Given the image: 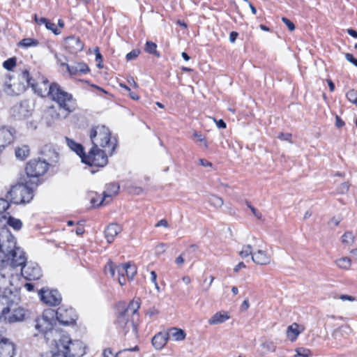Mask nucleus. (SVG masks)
Wrapping results in <instances>:
<instances>
[{"mask_svg": "<svg viewBox=\"0 0 357 357\" xmlns=\"http://www.w3.org/2000/svg\"><path fill=\"white\" fill-rule=\"evenodd\" d=\"M119 190V185L116 183H110L107 187V190H105L103 192V197L100 202V204H98V206L102 204L104 202H108L109 201H107V198H111L112 196H114L118 194Z\"/></svg>", "mask_w": 357, "mask_h": 357, "instance_id": "obj_26", "label": "nucleus"}, {"mask_svg": "<svg viewBox=\"0 0 357 357\" xmlns=\"http://www.w3.org/2000/svg\"><path fill=\"white\" fill-rule=\"evenodd\" d=\"M339 298L341 299L343 301H355L356 299L354 296L342 294L339 296Z\"/></svg>", "mask_w": 357, "mask_h": 357, "instance_id": "obj_52", "label": "nucleus"}, {"mask_svg": "<svg viewBox=\"0 0 357 357\" xmlns=\"http://www.w3.org/2000/svg\"><path fill=\"white\" fill-rule=\"evenodd\" d=\"M168 339L172 338L176 341H181L185 338V331L181 328H171L167 333Z\"/></svg>", "mask_w": 357, "mask_h": 357, "instance_id": "obj_29", "label": "nucleus"}, {"mask_svg": "<svg viewBox=\"0 0 357 357\" xmlns=\"http://www.w3.org/2000/svg\"><path fill=\"white\" fill-rule=\"evenodd\" d=\"M11 84H5L4 91L7 94L12 96L14 93V91L11 89Z\"/></svg>", "mask_w": 357, "mask_h": 357, "instance_id": "obj_57", "label": "nucleus"}, {"mask_svg": "<svg viewBox=\"0 0 357 357\" xmlns=\"http://www.w3.org/2000/svg\"><path fill=\"white\" fill-rule=\"evenodd\" d=\"M13 298L6 295H0V319L3 320L5 315L8 313L10 303Z\"/></svg>", "mask_w": 357, "mask_h": 357, "instance_id": "obj_25", "label": "nucleus"}, {"mask_svg": "<svg viewBox=\"0 0 357 357\" xmlns=\"http://www.w3.org/2000/svg\"><path fill=\"white\" fill-rule=\"evenodd\" d=\"M264 348H266L268 350L274 351L275 350V346L271 342H266L262 344Z\"/></svg>", "mask_w": 357, "mask_h": 357, "instance_id": "obj_51", "label": "nucleus"}, {"mask_svg": "<svg viewBox=\"0 0 357 357\" xmlns=\"http://www.w3.org/2000/svg\"><path fill=\"white\" fill-rule=\"evenodd\" d=\"M11 113L15 119L22 120L31 115L32 109L27 101H22L12 107Z\"/></svg>", "mask_w": 357, "mask_h": 357, "instance_id": "obj_13", "label": "nucleus"}, {"mask_svg": "<svg viewBox=\"0 0 357 357\" xmlns=\"http://www.w3.org/2000/svg\"><path fill=\"white\" fill-rule=\"evenodd\" d=\"M311 352L308 349L301 347L296 350L294 357H310Z\"/></svg>", "mask_w": 357, "mask_h": 357, "instance_id": "obj_41", "label": "nucleus"}, {"mask_svg": "<svg viewBox=\"0 0 357 357\" xmlns=\"http://www.w3.org/2000/svg\"><path fill=\"white\" fill-rule=\"evenodd\" d=\"M47 93L53 100L58 103L61 109L66 112V115L75 109V103L72 95L64 91L58 84H51Z\"/></svg>", "mask_w": 357, "mask_h": 357, "instance_id": "obj_2", "label": "nucleus"}, {"mask_svg": "<svg viewBox=\"0 0 357 357\" xmlns=\"http://www.w3.org/2000/svg\"><path fill=\"white\" fill-rule=\"evenodd\" d=\"M347 98L349 101L357 106V91L351 89L347 93Z\"/></svg>", "mask_w": 357, "mask_h": 357, "instance_id": "obj_42", "label": "nucleus"}, {"mask_svg": "<svg viewBox=\"0 0 357 357\" xmlns=\"http://www.w3.org/2000/svg\"><path fill=\"white\" fill-rule=\"evenodd\" d=\"M168 335L166 333H158L152 338V344L156 349H162L168 341Z\"/></svg>", "mask_w": 357, "mask_h": 357, "instance_id": "obj_23", "label": "nucleus"}, {"mask_svg": "<svg viewBox=\"0 0 357 357\" xmlns=\"http://www.w3.org/2000/svg\"><path fill=\"white\" fill-rule=\"evenodd\" d=\"M26 262L27 257L25 252L16 245L15 248L13 249L10 254L7 255L0 268H6L7 267L16 268L22 266Z\"/></svg>", "mask_w": 357, "mask_h": 357, "instance_id": "obj_7", "label": "nucleus"}, {"mask_svg": "<svg viewBox=\"0 0 357 357\" xmlns=\"http://www.w3.org/2000/svg\"><path fill=\"white\" fill-rule=\"evenodd\" d=\"M21 79L22 81H26L27 85L31 86L35 92H38L36 90V84L35 80L30 76L29 73L27 70H24L22 73Z\"/></svg>", "mask_w": 357, "mask_h": 357, "instance_id": "obj_31", "label": "nucleus"}, {"mask_svg": "<svg viewBox=\"0 0 357 357\" xmlns=\"http://www.w3.org/2000/svg\"><path fill=\"white\" fill-rule=\"evenodd\" d=\"M156 279H157V275H156V273L155 271H151V281L155 284V287L157 289H158V283L156 282Z\"/></svg>", "mask_w": 357, "mask_h": 357, "instance_id": "obj_61", "label": "nucleus"}, {"mask_svg": "<svg viewBox=\"0 0 357 357\" xmlns=\"http://www.w3.org/2000/svg\"><path fill=\"white\" fill-rule=\"evenodd\" d=\"M27 312L28 311L25 308L20 306L17 301L13 299L3 321L9 324L22 321L25 319Z\"/></svg>", "mask_w": 357, "mask_h": 357, "instance_id": "obj_9", "label": "nucleus"}, {"mask_svg": "<svg viewBox=\"0 0 357 357\" xmlns=\"http://www.w3.org/2000/svg\"><path fill=\"white\" fill-rule=\"evenodd\" d=\"M90 138L95 146L102 148L108 147L111 153L114 149V144L111 142V132L107 127L104 125H98L92 128Z\"/></svg>", "mask_w": 357, "mask_h": 357, "instance_id": "obj_6", "label": "nucleus"}, {"mask_svg": "<svg viewBox=\"0 0 357 357\" xmlns=\"http://www.w3.org/2000/svg\"><path fill=\"white\" fill-rule=\"evenodd\" d=\"M39 44V42L38 40L31 38H26L22 39L20 43H18V45L20 47H36Z\"/></svg>", "mask_w": 357, "mask_h": 357, "instance_id": "obj_33", "label": "nucleus"}, {"mask_svg": "<svg viewBox=\"0 0 357 357\" xmlns=\"http://www.w3.org/2000/svg\"><path fill=\"white\" fill-rule=\"evenodd\" d=\"M136 273V266L134 264H131L130 263L120 264L117 266V274L126 275L129 280L133 279Z\"/></svg>", "mask_w": 357, "mask_h": 357, "instance_id": "obj_19", "label": "nucleus"}, {"mask_svg": "<svg viewBox=\"0 0 357 357\" xmlns=\"http://www.w3.org/2000/svg\"><path fill=\"white\" fill-rule=\"evenodd\" d=\"M38 294L40 296L41 300L45 303L51 306L59 305L62 300L60 293L56 289H41Z\"/></svg>", "mask_w": 357, "mask_h": 357, "instance_id": "obj_12", "label": "nucleus"}, {"mask_svg": "<svg viewBox=\"0 0 357 357\" xmlns=\"http://www.w3.org/2000/svg\"><path fill=\"white\" fill-rule=\"evenodd\" d=\"M230 318L226 312H218L213 314L208 321L210 325H217L225 322Z\"/></svg>", "mask_w": 357, "mask_h": 357, "instance_id": "obj_27", "label": "nucleus"}, {"mask_svg": "<svg viewBox=\"0 0 357 357\" xmlns=\"http://www.w3.org/2000/svg\"><path fill=\"white\" fill-rule=\"evenodd\" d=\"M140 307V299L137 298L132 300L128 307L125 308L122 312L127 315H130L132 317L138 320L139 318V314H138V310Z\"/></svg>", "mask_w": 357, "mask_h": 357, "instance_id": "obj_22", "label": "nucleus"}, {"mask_svg": "<svg viewBox=\"0 0 357 357\" xmlns=\"http://www.w3.org/2000/svg\"><path fill=\"white\" fill-rule=\"evenodd\" d=\"M278 138L281 140L291 142V134L290 133H280Z\"/></svg>", "mask_w": 357, "mask_h": 357, "instance_id": "obj_50", "label": "nucleus"}, {"mask_svg": "<svg viewBox=\"0 0 357 357\" xmlns=\"http://www.w3.org/2000/svg\"><path fill=\"white\" fill-rule=\"evenodd\" d=\"M354 242V236L351 231H346L342 236V243L343 244L351 245Z\"/></svg>", "mask_w": 357, "mask_h": 357, "instance_id": "obj_39", "label": "nucleus"}, {"mask_svg": "<svg viewBox=\"0 0 357 357\" xmlns=\"http://www.w3.org/2000/svg\"><path fill=\"white\" fill-rule=\"evenodd\" d=\"M85 354V347L80 340H73L70 338V342L68 344L67 350L65 354H61V357H81Z\"/></svg>", "mask_w": 357, "mask_h": 357, "instance_id": "obj_14", "label": "nucleus"}, {"mask_svg": "<svg viewBox=\"0 0 357 357\" xmlns=\"http://www.w3.org/2000/svg\"><path fill=\"white\" fill-rule=\"evenodd\" d=\"M35 328L39 332L45 334V337L47 340V335L52 331H57L52 328V320L43 314L41 317L36 319Z\"/></svg>", "mask_w": 357, "mask_h": 357, "instance_id": "obj_15", "label": "nucleus"}, {"mask_svg": "<svg viewBox=\"0 0 357 357\" xmlns=\"http://www.w3.org/2000/svg\"><path fill=\"white\" fill-rule=\"evenodd\" d=\"M246 266L245 264H244V262L241 261V262H239L236 266L235 268H234V272L237 273L238 272V271L241 268H245Z\"/></svg>", "mask_w": 357, "mask_h": 357, "instance_id": "obj_63", "label": "nucleus"}, {"mask_svg": "<svg viewBox=\"0 0 357 357\" xmlns=\"http://www.w3.org/2000/svg\"><path fill=\"white\" fill-rule=\"evenodd\" d=\"M66 142L68 145V146L73 151H75L82 160V156L84 155H86L84 151V147L82 144L77 143L74 140L66 137Z\"/></svg>", "mask_w": 357, "mask_h": 357, "instance_id": "obj_28", "label": "nucleus"}, {"mask_svg": "<svg viewBox=\"0 0 357 357\" xmlns=\"http://www.w3.org/2000/svg\"><path fill=\"white\" fill-rule=\"evenodd\" d=\"M16 66V58L13 57L6 60L3 63V66L8 70H11Z\"/></svg>", "mask_w": 357, "mask_h": 357, "instance_id": "obj_43", "label": "nucleus"}, {"mask_svg": "<svg viewBox=\"0 0 357 357\" xmlns=\"http://www.w3.org/2000/svg\"><path fill=\"white\" fill-rule=\"evenodd\" d=\"M47 343L52 349V357H61L65 354L68 344L70 342V336L63 332L52 331L47 335Z\"/></svg>", "mask_w": 357, "mask_h": 357, "instance_id": "obj_3", "label": "nucleus"}, {"mask_svg": "<svg viewBox=\"0 0 357 357\" xmlns=\"http://www.w3.org/2000/svg\"><path fill=\"white\" fill-rule=\"evenodd\" d=\"M347 32L349 35H350L351 36L355 38H357V31L353 29H348L347 30Z\"/></svg>", "mask_w": 357, "mask_h": 357, "instance_id": "obj_64", "label": "nucleus"}, {"mask_svg": "<svg viewBox=\"0 0 357 357\" xmlns=\"http://www.w3.org/2000/svg\"><path fill=\"white\" fill-rule=\"evenodd\" d=\"M8 199L0 198V215H1L0 220L6 218L4 213L10 206Z\"/></svg>", "mask_w": 357, "mask_h": 357, "instance_id": "obj_38", "label": "nucleus"}, {"mask_svg": "<svg viewBox=\"0 0 357 357\" xmlns=\"http://www.w3.org/2000/svg\"><path fill=\"white\" fill-rule=\"evenodd\" d=\"M6 197L15 204L29 203L33 197V189L27 182L26 183H19L11 187Z\"/></svg>", "mask_w": 357, "mask_h": 357, "instance_id": "obj_4", "label": "nucleus"}, {"mask_svg": "<svg viewBox=\"0 0 357 357\" xmlns=\"http://www.w3.org/2000/svg\"><path fill=\"white\" fill-rule=\"evenodd\" d=\"M252 248L250 245H243L242 250L239 252V255L242 258L247 257L250 255L252 256Z\"/></svg>", "mask_w": 357, "mask_h": 357, "instance_id": "obj_40", "label": "nucleus"}, {"mask_svg": "<svg viewBox=\"0 0 357 357\" xmlns=\"http://www.w3.org/2000/svg\"><path fill=\"white\" fill-rule=\"evenodd\" d=\"M349 185L347 183H343L338 187V192L341 194H344L348 192Z\"/></svg>", "mask_w": 357, "mask_h": 357, "instance_id": "obj_48", "label": "nucleus"}, {"mask_svg": "<svg viewBox=\"0 0 357 357\" xmlns=\"http://www.w3.org/2000/svg\"><path fill=\"white\" fill-rule=\"evenodd\" d=\"M20 268L22 275L27 280H38L42 275L41 269L36 264L26 263Z\"/></svg>", "mask_w": 357, "mask_h": 357, "instance_id": "obj_11", "label": "nucleus"}, {"mask_svg": "<svg viewBox=\"0 0 357 357\" xmlns=\"http://www.w3.org/2000/svg\"><path fill=\"white\" fill-rule=\"evenodd\" d=\"M34 20H35V22L38 24H45L47 22V18H45V17H40L38 18L37 17L36 15H34Z\"/></svg>", "mask_w": 357, "mask_h": 357, "instance_id": "obj_55", "label": "nucleus"}, {"mask_svg": "<svg viewBox=\"0 0 357 357\" xmlns=\"http://www.w3.org/2000/svg\"><path fill=\"white\" fill-rule=\"evenodd\" d=\"M305 328L297 323H293L287 329V337L291 342H294L298 336L304 331Z\"/></svg>", "mask_w": 357, "mask_h": 357, "instance_id": "obj_21", "label": "nucleus"}, {"mask_svg": "<svg viewBox=\"0 0 357 357\" xmlns=\"http://www.w3.org/2000/svg\"><path fill=\"white\" fill-rule=\"evenodd\" d=\"M158 313L159 311L155 307L149 309L146 312V314L149 315L150 317L156 316Z\"/></svg>", "mask_w": 357, "mask_h": 357, "instance_id": "obj_53", "label": "nucleus"}, {"mask_svg": "<svg viewBox=\"0 0 357 357\" xmlns=\"http://www.w3.org/2000/svg\"><path fill=\"white\" fill-rule=\"evenodd\" d=\"M335 126L338 128H342V126H344V122L338 116H336L335 117Z\"/></svg>", "mask_w": 357, "mask_h": 357, "instance_id": "obj_58", "label": "nucleus"}, {"mask_svg": "<svg viewBox=\"0 0 357 357\" xmlns=\"http://www.w3.org/2000/svg\"><path fill=\"white\" fill-rule=\"evenodd\" d=\"M95 52H96V60L97 61H99V63H98L97 66L98 68H102V66L100 64V62L102 61V55L100 53L98 48H96Z\"/></svg>", "mask_w": 357, "mask_h": 357, "instance_id": "obj_54", "label": "nucleus"}, {"mask_svg": "<svg viewBox=\"0 0 357 357\" xmlns=\"http://www.w3.org/2000/svg\"><path fill=\"white\" fill-rule=\"evenodd\" d=\"M29 155V148L26 145H22L15 149V155L18 159L24 160Z\"/></svg>", "mask_w": 357, "mask_h": 357, "instance_id": "obj_30", "label": "nucleus"}, {"mask_svg": "<svg viewBox=\"0 0 357 357\" xmlns=\"http://www.w3.org/2000/svg\"><path fill=\"white\" fill-rule=\"evenodd\" d=\"M121 227L117 224H110L105 231V238L109 243L113 242L114 237L121 231Z\"/></svg>", "mask_w": 357, "mask_h": 357, "instance_id": "obj_24", "label": "nucleus"}, {"mask_svg": "<svg viewBox=\"0 0 357 357\" xmlns=\"http://www.w3.org/2000/svg\"><path fill=\"white\" fill-rule=\"evenodd\" d=\"M61 65L66 68L70 76L82 75L90 72V68L84 62H75L71 65L61 63Z\"/></svg>", "mask_w": 357, "mask_h": 357, "instance_id": "obj_16", "label": "nucleus"}, {"mask_svg": "<svg viewBox=\"0 0 357 357\" xmlns=\"http://www.w3.org/2000/svg\"><path fill=\"white\" fill-rule=\"evenodd\" d=\"M56 318L58 321L65 326L73 324L77 319L75 311L72 307L65 305L60 306L56 311Z\"/></svg>", "mask_w": 357, "mask_h": 357, "instance_id": "obj_10", "label": "nucleus"}, {"mask_svg": "<svg viewBox=\"0 0 357 357\" xmlns=\"http://www.w3.org/2000/svg\"><path fill=\"white\" fill-rule=\"evenodd\" d=\"M155 227H168V222H167V221L165 219H162V220H160V221H158L157 222V224L155 225Z\"/></svg>", "mask_w": 357, "mask_h": 357, "instance_id": "obj_60", "label": "nucleus"}, {"mask_svg": "<svg viewBox=\"0 0 357 357\" xmlns=\"http://www.w3.org/2000/svg\"><path fill=\"white\" fill-rule=\"evenodd\" d=\"M137 321L131 316L121 312L115 321L116 328L119 333H123L126 337L128 336L129 339H137L138 334Z\"/></svg>", "mask_w": 357, "mask_h": 357, "instance_id": "obj_5", "label": "nucleus"}, {"mask_svg": "<svg viewBox=\"0 0 357 357\" xmlns=\"http://www.w3.org/2000/svg\"><path fill=\"white\" fill-rule=\"evenodd\" d=\"M345 58L348 61L353 63L355 66L357 67V59L353 56V54L350 53H346Z\"/></svg>", "mask_w": 357, "mask_h": 357, "instance_id": "obj_49", "label": "nucleus"}, {"mask_svg": "<svg viewBox=\"0 0 357 357\" xmlns=\"http://www.w3.org/2000/svg\"><path fill=\"white\" fill-rule=\"evenodd\" d=\"M238 33L236 31H231L229 35V40L231 43H234L238 37Z\"/></svg>", "mask_w": 357, "mask_h": 357, "instance_id": "obj_62", "label": "nucleus"}, {"mask_svg": "<svg viewBox=\"0 0 357 357\" xmlns=\"http://www.w3.org/2000/svg\"><path fill=\"white\" fill-rule=\"evenodd\" d=\"M144 50L147 53L153 54L157 57L160 56V52L157 51V45L152 41H146Z\"/></svg>", "mask_w": 357, "mask_h": 357, "instance_id": "obj_32", "label": "nucleus"}, {"mask_svg": "<svg viewBox=\"0 0 357 357\" xmlns=\"http://www.w3.org/2000/svg\"><path fill=\"white\" fill-rule=\"evenodd\" d=\"M1 271L0 272V287L4 286L8 282V276L6 273H3L2 270L3 268H1Z\"/></svg>", "mask_w": 357, "mask_h": 357, "instance_id": "obj_46", "label": "nucleus"}, {"mask_svg": "<svg viewBox=\"0 0 357 357\" xmlns=\"http://www.w3.org/2000/svg\"><path fill=\"white\" fill-rule=\"evenodd\" d=\"M117 266L118 265H115L112 261H109L105 266V273L115 278L116 274H117Z\"/></svg>", "mask_w": 357, "mask_h": 357, "instance_id": "obj_34", "label": "nucleus"}, {"mask_svg": "<svg viewBox=\"0 0 357 357\" xmlns=\"http://www.w3.org/2000/svg\"><path fill=\"white\" fill-rule=\"evenodd\" d=\"M64 47L69 53L76 54L83 50L84 43L78 37L69 36L65 39Z\"/></svg>", "mask_w": 357, "mask_h": 357, "instance_id": "obj_17", "label": "nucleus"}, {"mask_svg": "<svg viewBox=\"0 0 357 357\" xmlns=\"http://www.w3.org/2000/svg\"><path fill=\"white\" fill-rule=\"evenodd\" d=\"M117 275L118 282L120 285L123 286L126 283V278L125 277L126 275Z\"/></svg>", "mask_w": 357, "mask_h": 357, "instance_id": "obj_59", "label": "nucleus"}, {"mask_svg": "<svg viewBox=\"0 0 357 357\" xmlns=\"http://www.w3.org/2000/svg\"><path fill=\"white\" fill-rule=\"evenodd\" d=\"M108 162L107 155L105 151L98 146H93L88 154L82 156V162L95 167H104Z\"/></svg>", "mask_w": 357, "mask_h": 357, "instance_id": "obj_8", "label": "nucleus"}, {"mask_svg": "<svg viewBox=\"0 0 357 357\" xmlns=\"http://www.w3.org/2000/svg\"><path fill=\"white\" fill-rule=\"evenodd\" d=\"M45 27L47 28V29L51 30L56 35H59L61 33L56 27V25L54 23L51 22L49 20H47V22L45 24Z\"/></svg>", "mask_w": 357, "mask_h": 357, "instance_id": "obj_44", "label": "nucleus"}, {"mask_svg": "<svg viewBox=\"0 0 357 357\" xmlns=\"http://www.w3.org/2000/svg\"><path fill=\"white\" fill-rule=\"evenodd\" d=\"M252 261L259 265H267L271 262V255L262 250H258L252 256Z\"/></svg>", "mask_w": 357, "mask_h": 357, "instance_id": "obj_20", "label": "nucleus"}, {"mask_svg": "<svg viewBox=\"0 0 357 357\" xmlns=\"http://www.w3.org/2000/svg\"><path fill=\"white\" fill-rule=\"evenodd\" d=\"M5 220H6V223L14 229L20 230L22 228V222L20 219L9 216L8 219Z\"/></svg>", "mask_w": 357, "mask_h": 357, "instance_id": "obj_35", "label": "nucleus"}, {"mask_svg": "<svg viewBox=\"0 0 357 357\" xmlns=\"http://www.w3.org/2000/svg\"><path fill=\"white\" fill-rule=\"evenodd\" d=\"M210 204L215 208H220L223 205V200L221 197L211 195L208 198Z\"/></svg>", "mask_w": 357, "mask_h": 357, "instance_id": "obj_36", "label": "nucleus"}, {"mask_svg": "<svg viewBox=\"0 0 357 357\" xmlns=\"http://www.w3.org/2000/svg\"><path fill=\"white\" fill-rule=\"evenodd\" d=\"M14 129L0 128V151L9 144L13 139Z\"/></svg>", "mask_w": 357, "mask_h": 357, "instance_id": "obj_18", "label": "nucleus"}, {"mask_svg": "<svg viewBox=\"0 0 357 357\" xmlns=\"http://www.w3.org/2000/svg\"><path fill=\"white\" fill-rule=\"evenodd\" d=\"M139 52H140L138 50H132L130 52L126 54V59L128 61H131L136 59L139 54Z\"/></svg>", "mask_w": 357, "mask_h": 357, "instance_id": "obj_45", "label": "nucleus"}, {"mask_svg": "<svg viewBox=\"0 0 357 357\" xmlns=\"http://www.w3.org/2000/svg\"><path fill=\"white\" fill-rule=\"evenodd\" d=\"M336 265L343 269H348L351 266V259L349 257H342L335 261Z\"/></svg>", "mask_w": 357, "mask_h": 357, "instance_id": "obj_37", "label": "nucleus"}, {"mask_svg": "<svg viewBox=\"0 0 357 357\" xmlns=\"http://www.w3.org/2000/svg\"><path fill=\"white\" fill-rule=\"evenodd\" d=\"M50 156L47 159L31 160L26 166L25 171L29 178H38L43 175L48 169V166L56 163L59 160V154L54 151L49 150Z\"/></svg>", "mask_w": 357, "mask_h": 357, "instance_id": "obj_1", "label": "nucleus"}, {"mask_svg": "<svg viewBox=\"0 0 357 357\" xmlns=\"http://www.w3.org/2000/svg\"><path fill=\"white\" fill-rule=\"evenodd\" d=\"M248 207L250 208L251 211L252 212L253 215L258 219H261V214L257 211V209L253 207L252 206L248 204Z\"/></svg>", "mask_w": 357, "mask_h": 357, "instance_id": "obj_56", "label": "nucleus"}, {"mask_svg": "<svg viewBox=\"0 0 357 357\" xmlns=\"http://www.w3.org/2000/svg\"><path fill=\"white\" fill-rule=\"evenodd\" d=\"M282 20L287 25V26L288 27V29L290 31H294L295 29L294 24L291 21H290L289 19L283 17L282 18Z\"/></svg>", "mask_w": 357, "mask_h": 357, "instance_id": "obj_47", "label": "nucleus"}]
</instances>
